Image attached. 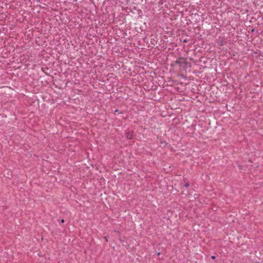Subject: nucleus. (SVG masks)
Segmentation results:
<instances>
[{
	"instance_id": "f257e3e1",
	"label": "nucleus",
	"mask_w": 263,
	"mask_h": 263,
	"mask_svg": "<svg viewBox=\"0 0 263 263\" xmlns=\"http://www.w3.org/2000/svg\"><path fill=\"white\" fill-rule=\"evenodd\" d=\"M135 134L133 132H127L126 133V137L127 139L131 140L134 138Z\"/></svg>"
},
{
	"instance_id": "f03ea898",
	"label": "nucleus",
	"mask_w": 263,
	"mask_h": 263,
	"mask_svg": "<svg viewBox=\"0 0 263 263\" xmlns=\"http://www.w3.org/2000/svg\"><path fill=\"white\" fill-rule=\"evenodd\" d=\"M184 186L186 187H187L189 186V183L188 182H186L185 184H184Z\"/></svg>"
},
{
	"instance_id": "7ed1b4c3",
	"label": "nucleus",
	"mask_w": 263,
	"mask_h": 263,
	"mask_svg": "<svg viewBox=\"0 0 263 263\" xmlns=\"http://www.w3.org/2000/svg\"><path fill=\"white\" fill-rule=\"evenodd\" d=\"M108 237H109L108 236H105V237H104V239H105V241H106V242H107V241H108Z\"/></svg>"
},
{
	"instance_id": "20e7f679",
	"label": "nucleus",
	"mask_w": 263,
	"mask_h": 263,
	"mask_svg": "<svg viewBox=\"0 0 263 263\" xmlns=\"http://www.w3.org/2000/svg\"><path fill=\"white\" fill-rule=\"evenodd\" d=\"M211 258L213 259H215L216 257L214 255L212 256Z\"/></svg>"
},
{
	"instance_id": "39448f33",
	"label": "nucleus",
	"mask_w": 263,
	"mask_h": 263,
	"mask_svg": "<svg viewBox=\"0 0 263 263\" xmlns=\"http://www.w3.org/2000/svg\"><path fill=\"white\" fill-rule=\"evenodd\" d=\"M176 63H177V64H180V62L179 61H178V60H177L176 61Z\"/></svg>"
},
{
	"instance_id": "423d86ee",
	"label": "nucleus",
	"mask_w": 263,
	"mask_h": 263,
	"mask_svg": "<svg viewBox=\"0 0 263 263\" xmlns=\"http://www.w3.org/2000/svg\"><path fill=\"white\" fill-rule=\"evenodd\" d=\"M64 219H62L61 220V223H64Z\"/></svg>"
},
{
	"instance_id": "0eeeda50",
	"label": "nucleus",
	"mask_w": 263,
	"mask_h": 263,
	"mask_svg": "<svg viewBox=\"0 0 263 263\" xmlns=\"http://www.w3.org/2000/svg\"><path fill=\"white\" fill-rule=\"evenodd\" d=\"M160 254V252L158 253V255H159Z\"/></svg>"
}]
</instances>
